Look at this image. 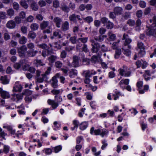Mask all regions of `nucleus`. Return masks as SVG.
I'll use <instances>...</instances> for the list:
<instances>
[{
  "instance_id": "nucleus-1",
  "label": "nucleus",
  "mask_w": 156,
  "mask_h": 156,
  "mask_svg": "<svg viewBox=\"0 0 156 156\" xmlns=\"http://www.w3.org/2000/svg\"><path fill=\"white\" fill-rule=\"evenodd\" d=\"M90 41L92 43L91 44L92 46L91 49L92 52L93 53H97L100 48V44L93 39L91 40Z\"/></svg>"
},
{
  "instance_id": "nucleus-2",
  "label": "nucleus",
  "mask_w": 156,
  "mask_h": 156,
  "mask_svg": "<svg viewBox=\"0 0 156 156\" xmlns=\"http://www.w3.org/2000/svg\"><path fill=\"white\" fill-rule=\"evenodd\" d=\"M122 39L125 40L123 47H127L129 49H131V46L130 44L132 40L131 39L128 38V35L125 34H124Z\"/></svg>"
},
{
  "instance_id": "nucleus-3",
  "label": "nucleus",
  "mask_w": 156,
  "mask_h": 156,
  "mask_svg": "<svg viewBox=\"0 0 156 156\" xmlns=\"http://www.w3.org/2000/svg\"><path fill=\"white\" fill-rule=\"evenodd\" d=\"M146 34L148 36L156 37V26H151L148 27Z\"/></svg>"
},
{
  "instance_id": "nucleus-4",
  "label": "nucleus",
  "mask_w": 156,
  "mask_h": 156,
  "mask_svg": "<svg viewBox=\"0 0 156 156\" xmlns=\"http://www.w3.org/2000/svg\"><path fill=\"white\" fill-rule=\"evenodd\" d=\"M32 94V92L28 90H26L25 92H22V94H14L13 96L16 97L17 99L16 102H17L19 100H22L23 98V95H28V94L31 95Z\"/></svg>"
},
{
  "instance_id": "nucleus-5",
  "label": "nucleus",
  "mask_w": 156,
  "mask_h": 156,
  "mask_svg": "<svg viewBox=\"0 0 156 156\" xmlns=\"http://www.w3.org/2000/svg\"><path fill=\"white\" fill-rule=\"evenodd\" d=\"M60 76V74L58 73H57L51 79V85L54 88H56L58 87V80L57 78H59Z\"/></svg>"
},
{
  "instance_id": "nucleus-6",
  "label": "nucleus",
  "mask_w": 156,
  "mask_h": 156,
  "mask_svg": "<svg viewBox=\"0 0 156 156\" xmlns=\"http://www.w3.org/2000/svg\"><path fill=\"white\" fill-rule=\"evenodd\" d=\"M27 47L24 45L18 48L17 51L19 56L20 57H24L25 56V52L27 51Z\"/></svg>"
},
{
  "instance_id": "nucleus-7",
  "label": "nucleus",
  "mask_w": 156,
  "mask_h": 156,
  "mask_svg": "<svg viewBox=\"0 0 156 156\" xmlns=\"http://www.w3.org/2000/svg\"><path fill=\"white\" fill-rule=\"evenodd\" d=\"M77 19L79 21H81L82 20L80 15H76L75 14H73L69 17V20L75 23L77 22Z\"/></svg>"
},
{
  "instance_id": "nucleus-8",
  "label": "nucleus",
  "mask_w": 156,
  "mask_h": 156,
  "mask_svg": "<svg viewBox=\"0 0 156 156\" xmlns=\"http://www.w3.org/2000/svg\"><path fill=\"white\" fill-rule=\"evenodd\" d=\"M72 66L75 68L79 67L80 66L79 58L76 55H74L73 57V62L72 63Z\"/></svg>"
},
{
  "instance_id": "nucleus-9",
  "label": "nucleus",
  "mask_w": 156,
  "mask_h": 156,
  "mask_svg": "<svg viewBox=\"0 0 156 156\" xmlns=\"http://www.w3.org/2000/svg\"><path fill=\"white\" fill-rule=\"evenodd\" d=\"M0 94L1 96L3 99L8 98H10L9 93L6 91L3 90L2 88L0 87Z\"/></svg>"
},
{
  "instance_id": "nucleus-10",
  "label": "nucleus",
  "mask_w": 156,
  "mask_h": 156,
  "mask_svg": "<svg viewBox=\"0 0 156 156\" xmlns=\"http://www.w3.org/2000/svg\"><path fill=\"white\" fill-rule=\"evenodd\" d=\"M62 21V19L58 17H55L53 19V22L55 23L56 26L58 28L60 27Z\"/></svg>"
},
{
  "instance_id": "nucleus-11",
  "label": "nucleus",
  "mask_w": 156,
  "mask_h": 156,
  "mask_svg": "<svg viewBox=\"0 0 156 156\" xmlns=\"http://www.w3.org/2000/svg\"><path fill=\"white\" fill-rule=\"evenodd\" d=\"M123 9L122 8L119 6H116L114 8L113 11L117 15H121L122 14Z\"/></svg>"
},
{
  "instance_id": "nucleus-12",
  "label": "nucleus",
  "mask_w": 156,
  "mask_h": 156,
  "mask_svg": "<svg viewBox=\"0 0 156 156\" xmlns=\"http://www.w3.org/2000/svg\"><path fill=\"white\" fill-rule=\"evenodd\" d=\"M60 33L61 31L58 30L54 31L53 33V36L51 37V38L53 39L55 37L58 39L62 38V36Z\"/></svg>"
},
{
  "instance_id": "nucleus-13",
  "label": "nucleus",
  "mask_w": 156,
  "mask_h": 156,
  "mask_svg": "<svg viewBox=\"0 0 156 156\" xmlns=\"http://www.w3.org/2000/svg\"><path fill=\"white\" fill-rule=\"evenodd\" d=\"M38 53L37 50H34V49H30L27 52V55L28 57H34L36 56Z\"/></svg>"
},
{
  "instance_id": "nucleus-14",
  "label": "nucleus",
  "mask_w": 156,
  "mask_h": 156,
  "mask_svg": "<svg viewBox=\"0 0 156 156\" xmlns=\"http://www.w3.org/2000/svg\"><path fill=\"white\" fill-rule=\"evenodd\" d=\"M16 26V23L13 20H10L6 24V27L9 29L14 28Z\"/></svg>"
},
{
  "instance_id": "nucleus-15",
  "label": "nucleus",
  "mask_w": 156,
  "mask_h": 156,
  "mask_svg": "<svg viewBox=\"0 0 156 156\" xmlns=\"http://www.w3.org/2000/svg\"><path fill=\"white\" fill-rule=\"evenodd\" d=\"M1 82L3 84H7L9 83V80L7 76H2L0 78Z\"/></svg>"
},
{
  "instance_id": "nucleus-16",
  "label": "nucleus",
  "mask_w": 156,
  "mask_h": 156,
  "mask_svg": "<svg viewBox=\"0 0 156 156\" xmlns=\"http://www.w3.org/2000/svg\"><path fill=\"white\" fill-rule=\"evenodd\" d=\"M69 25L68 22L65 21L62 24L61 27V29L63 31H66L69 29Z\"/></svg>"
},
{
  "instance_id": "nucleus-17",
  "label": "nucleus",
  "mask_w": 156,
  "mask_h": 156,
  "mask_svg": "<svg viewBox=\"0 0 156 156\" xmlns=\"http://www.w3.org/2000/svg\"><path fill=\"white\" fill-rule=\"evenodd\" d=\"M49 22L48 21H43L40 24V27L42 30L45 29L49 25Z\"/></svg>"
},
{
  "instance_id": "nucleus-18",
  "label": "nucleus",
  "mask_w": 156,
  "mask_h": 156,
  "mask_svg": "<svg viewBox=\"0 0 156 156\" xmlns=\"http://www.w3.org/2000/svg\"><path fill=\"white\" fill-rule=\"evenodd\" d=\"M30 8L34 11H37L38 9V6L37 2L34 1L32 2L30 5Z\"/></svg>"
},
{
  "instance_id": "nucleus-19",
  "label": "nucleus",
  "mask_w": 156,
  "mask_h": 156,
  "mask_svg": "<svg viewBox=\"0 0 156 156\" xmlns=\"http://www.w3.org/2000/svg\"><path fill=\"white\" fill-rule=\"evenodd\" d=\"M36 33L33 31H30L27 37L28 38H30L32 39H34L36 37Z\"/></svg>"
},
{
  "instance_id": "nucleus-20",
  "label": "nucleus",
  "mask_w": 156,
  "mask_h": 156,
  "mask_svg": "<svg viewBox=\"0 0 156 156\" xmlns=\"http://www.w3.org/2000/svg\"><path fill=\"white\" fill-rule=\"evenodd\" d=\"M34 63L37 66H43L45 64L42 62L41 60L36 59L34 60Z\"/></svg>"
},
{
  "instance_id": "nucleus-21",
  "label": "nucleus",
  "mask_w": 156,
  "mask_h": 156,
  "mask_svg": "<svg viewBox=\"0 0 156 156\" xmlns=\"http://www.w3.org/2000/svg\"><path fill=\"white\" fill-rule=\"evenodd\" d=\"M127 47H123L122 49L124 50L123 53L126 56L129 57L131 54V52L129 49H127Z\"/></svg>"
},
{
  "instance_id": "nucleus-22",
  "label": "nucleus",
  "mask_w": 156,
  "mask_h": 156,
  "mask_svg": "<svg viewBox=\"0 0 156 156\" xmlns=\"http://www.w3.org/2000/svg\"><path fill=\"white\" fill-rule=\"evenodd\" d=\"M48 104L52 105V108L53 109H55L58 106V104L54 101L48 100Z\"/></svg>"
},
{
  "instance_id": "nucleus-23",
  "label": "nucleus",
  "mask_w": 156,
  "mask_h": 156,
  "mask_svg": "<svg viewBox=\"0 0 156 156\" xmlns=\"http://www.w3.org/2000/svg\"><path fill=\"white\" fill-rule=\"evenodd\" d=\"M83 19L85 22L87 23H90L93 21V18L91 16H88L86 17H83Z\"/></svg>"
},
{
  "instance_id": "nucleus-24",
  "label": "nucleus",
  "mask_w": 156,
  "mask_h": 156,
  "mask_svg": "<svg viewBox=\"0 0 156 156\" xmlns=\"http://www.w3.org/2000/svg\"><path fill=\"white\" fill-rule=\"evenodd\" d=\"M88 123L84 122L81 123L80 125V128L81 130H84L88 126Z\"/></svg>"
},
{
  "instance_id": "nucleus-25",
  "label": "nucleus",
  "mask_w": 156,
  "mask_h": 156,
  "mask_svg": "<svg viewBox=\"0 0 156 156\" xmlns=\"http://www.w3.org/2000/svg\"><path fill=\"white\" fill-rule=\"evenodd\" d=\"M88 39V37H80L77 39V42L79 43V41H80L83 44H85L87 42Z\"/></svg>"
},
{
  "instance_id": "nucleus-26",
  "label": "nucleus",
  "mask_w": 156,
  "mask_h": 156,
  "mask_svg": "<svg viewBox=\"0 0 156 156\" xmlns=\"http://www.w3.org/2000/svg\"><path fill=\"white\" fill-rule=\"evenodd\" d=\"M51 51H50L48 49L47 50H44L42 51L41 55L43 57H45L48 55L51 54Z\"/></svg>"
},
{
  "instance_id": "nucleus-27",
  "label": "nucleus",
  "mask_w": 156,
  "mask_h": 156,
  "mask_svg": "<svg viewBox=\"0 0 156 156\" xmlns=\"http://www.w3.org/2000/svg\"><path fill=\"white\" fill-rule=\"evenodd\" d=\"M22 89V86L20 85H16L14 86L13 89V91L15 92H20Z\"/></svg>"
},
{
  "instance_id": "nucleus-28",
  "label": "nucleus",
  "mask_w": 156,
  "mask_h": 156,
  "mask_svg": "<svg viewBox=\"0 0 156 156\" xmlns=\"http://www.w3.org/2000/svg\"><path fill=\"white\" fill-rule=\"evenodd\" d=\"M121 54V50L120 49H117L115 51L114 58L115 59L118 58Z\"/></svg>"
},
{
  "instance_id": "nucleus-29",
  "label": "nucleus",
  "mask_w": 156,
  "mask_h": 156,
  "mask_svg": "<svg viewBox=\"0 0 156 156\" xmlns=\"http://www.w3.org/2000/svg\"><path fill=\"white\" fill-rule=\"evenodd\" d=\"M61 9L63 11L67 13L70 10L69 8L65 4L62 5Z\"/></svg>"
},
{
  "instance_id": "nucleus-30",
  "label": "nucleus",
  "mask_w": 156,
  "mask_h": 156,
  "mask_svg": "<svg viewBox=\"0 0 156 156\" xmlns=\"http://www.w3.org/2000/svg\"><path fill=\"white\" fill-rule=\"evenodd\" d=\"M122 16L125 20H127L130 18L131 12H125Z\"/></svg>"
},
{
  "instance_id": "nucleus-31",
  "label": "nucleus",
  "mask_w": 156,
  "mask_h": 156,
  "mask_svg": "<svg viewBox=\"0 0 156 156\" xmlns=\"http://www.w3.org/2000/svg\"><path fill=\"white\" fill-rule=\"evenodd\" d=\"M30 29L33 30H37L39 28V25L35 23H32L30 26Z\"/></svg>"
},
{
  "instance_id": "nucleus-32",
  "label": "nucleus",
  "mask_w": 156,
  "mask_h": 156,
  "mask_svg": "<svg viewBox=\"0 0 156 156\" xmlns=\"http://www.w3.org/2000/svg\"><path fill=\"white\" fill-rule=\"evenodd\" d=\"M7 13L8 16L12 17L14 15L15 12L12 8H10L7 10Z\"/></svg>"
},
{
  "instance_id": "nucleus-33",
  "label": "nucleus",
  "mask_w": 156,
  "mask_h": 156,
  "mask_svg": "<svg viewBox=\"0 0 156 156\" xmlns=\"http://www.w3.org/2000/svg\"><path fill=\"white\" fill-rule=\"evenodd\" d=\"M109 39L111 41H113L116 39V36L114 34H112L111 32L108 33Z\"/></svg>"
},
{
  "instance_id": "nucleus-34",
  "label": "nucleus",
  "mask_w": 156,
  "mask_h": 156,
  "mask_svg": "<svg viewBox=\"0 0 156 156\" xmlns=\"http://www.w3.org/2000/svg\"><path fill=\"white\" fill-rule=\"evenodd\" d=\"M27 40V39L25 37L23 36L19 39V43L22 44H24L26 43Z\"/></svg>"
},
{
  "instance_id": "nucleus-35",
  "label": "nucleus",
  "mask_w": 156,
  "mask_h": 156,
  "mask_svg": "<svg viewBox=\"0 0 156 156\" xmlns=\"http://www.w3.org/2000/svg\"><path fill=\"white\" fill-rule=\"evenodd\" d=\"M127 24L131 27H133L135 25V22L134 20L131 19H129L127 22Z\"/></svg>"
},
{
  "instance_id": "nucleus-36",
  "label": "nucleus",
  "mask_w": 156,
  "mask_h": 156,
  "mask_svg": "<svg viewBox=\"0 0 156 156\" xmlns=\"http://www.w3.org/2000/svg\"><path fill=\"white\" fill-rule=\"evenodd\" d=\"M57 58V57L56 56L52 55L49 57L48 59L50 62L53 63L55 62Z\"/></svg>"
},
{
  "instance_id": "nucleus-37",
  "label": "nucleus",
  "mask_w": 156,
  "mask_h": 156,
  "mask_svg": "<svg viewBox=\"0 0 156 156\" xmlns=\"http://www.w3.org/2000/svg\"><path fill=\"white\" fill-rule=\"evenodd\" d=\"M76 38V36H74L71 37L69 39V41L72 44H76L77 42V39Z\"/></svg>"
},
{
  "instance_id": "nucleus-38",
  "label": "nucleus",
  "mask_w": 156,
  "mask_h": 156,
  "mask_svg": "<svg viewBox=\"0 0 156 156\" xmlns=\"http://www.w3.org/2000/svg\"><path fill=\"white\" fill-rule=\"evenodd\" d=\"M100 21L102 23L104 24V25H106V24L108 23V21H109V20H108V19L107 18L104 17L101 18L100 19Z\"/></svg>"
},
{
  "instance_id": "nucleus-39",
  "label": "nucleus",
  "mask_w": 156,
  "mask_h": 156,
  "mask_svg": "<svg viewBox=\"0 0 156 156\" xmlns=\"http://www.w3.org/2000/svg\"><path fill=\"white\" fill-rule=\"evenodd\" d=\"M76 70L74 69H72L69 72V76L72 78L73 77V75H77V73L76 72Z\"/></svg>"
},
{
  "instance_id": "nucleus-40",
  "label": "nucleus",
  "mask_w": 156,
  "mask_h": 156,
  "mask_svg": "<svg viewBox=\"0 0 156 156\" xmlns=\"http://www.w3.org/2000/svg\"><path fill=\"white\" fill-rule=\"evenodd\" d=\"M26 2H27L24 0L21 1L20 2V5L25 9H27L28 7V5Z\"/></svg>"
},
{
  "instance_id": "nucleus-41",
  "label": "nucleus",
  "mask_w": 156,
  "mask_h": 156,
  "mask_svg": "<svg viewBox=\"0 0 156 156\" xmlns=\"http://www.w3.org/2000/svg\"><path fill=\"white\" fill-rule=\"evenodd\" d=\"M7 18L6 13L4 12H0V19L4 20Z\"/></svg>"
},
{
  "instance_id": "nucleus-42",
  "label": "nucleus",
  "mask_w": 156,
  "mask_h": 156,
  "mask_svg": "<svg viewBox=\"0 0 156 156\" xmlns=\"http://www.w3.org/2000/svg\"><path fill=\"white\" fill-rule=\"evenodd\" d=\"M117 15L115 13L114 11L110 12L109 14V17L111 19L114 20L116 18Z\"/></svg>"
},
{
  "instance_id": "nucleus-43",
  "label": "nucleus",
  "mask_w": 156,
  "mask_h": 156,
  "mask_svg": "<svg viewBox=\"0 0 156 156\" xmlns=\"http://www.w3.org/2000/svg\"><path fill=\"white\" fill-rule=\"evenodd\" d=\"M85 72L84 76L85 78H89L91 77L93 74L92 72L89 70L85 71Z\"/></svg>"
},
{
  "instance_id": "nucleus-44",
  "label": "nucleus",
  "mask_w": 156,
  "mask_h": 156,
  "mask_svg": "<svg viewBox=\"0 0 156 156\" xmlns=\"http://www.w3.org/2000/svg\"><path fill=\"white\" fill-rule=\"evenodd\" d=\"M51 69V68L50 67H48L47 70L45 71V73L41 75L44 78V77H46L47 75H48L50 73Z\"/></svg>"
},
{
  "instance_id": "nucleus-45",
  "label": "nucleus",
  "mask_w": 156,
  "mask_h": 156,
  "mask_svg": "<svg viewBox=\"0 0 156 156\" xmlns=\"http://www.w3.org/2000/svg\"><path fill=\"white\" fill-rule=\"evenodd\" d=\"M106 28L108 29H111L114 26V24L113 23L111 22L110 20L108 21V23L106 25Z\"/></svg>"
},
{
  "instance_id": "nucleus-46",
  "label": "nucleus",
  "mask_w": 156,
  "mask_h": 156,
  "mask_svg": "<svg viewBox=\"0 0 156 156\" xmlns=\"http://www.w3.org/2000/svg\"><path fill=\"white\" fill-rule=\"evenodd\" d=\"M13 66L14 68L18 70L21 67V62L15 63L13 64Z\"/></svg>"
},
{
  "instance_id": "nucleus-47",
  "label": "nucleus",
  "mask_w": 156,
  "mask_h": 156,
  "mask_svg": "<svg viewBox=\"0 0 156 156\" xmlns=\"http://www.w3.org/2000/svg\"><path fill=\"white\" fill-rule=\"evenodd\" d=\"M150 22L153 23L151 26H156V16H154L152 19L150 20Z\"/></svg>"
},
{
  "instance_id": "nucleus-48",
  "label": "nucleus",
  "mask_w": 156,
  "mask_h": 156,
  "mask_svg": "<svg viewBox=\"0 0 156 156\" xmlns=\"http://www.w3.org/2000/svg\"><path fill=\"white\" fill-rule=\"evenodd\" d=\"M62 147L60 145H59L55 147H54L52 149L54 150V152L55 153H57L61 151L62 149Z\"/></svg>"
},
{
  "instance_id": "nucleus-49",
  "label": "nucleus",
  "mask_w": 156,
  "mask_h": 156,
  "mask_svg": "<svg viewBox=\"0 0 156 156\" xmlns=\"http://www.w3.org/2000/svg\"><path fill=\"white\" fill-rule=\"evenodd\" d=\"M37 46L41 48L45 49L48 48L47 45L45 43L38 44Z\"/></svg>"
},
{
  "instance_id": "nucleus-50",
  "label": "nucleus",
  "mask_w": 156,
  "mask_h": 156,
  "mask_svg": "<svg viewBox=\"0 0 156 156\" xmlns=\"http://www.w3.org/2000/svg\"><path fill=\"white\" fill-rule=\"evenodd\" d=\"M15 23L19 24L21 23V19L18 16H16L14 19Z\"/></svg>"
},
{
  "instance_id": "nucleus-51",
  "label": "nucleus",
  "mask_w": 156,
  "mask_h": 156,
  "mask_svg": "<svg viewBox=\"0 0 156 156\" xmlns=\"http://www.w3.org/2000/svg\"><path fill=\"white\" fill-rule=\"evenodd\" d=\"M12 6L13 9L16 10L19 9L20 5L17 2H14L13 3Z\"/></svg>"
},
{
  "instance_id": "nucleus-52",
  "label": "nucleus",
  "mask_w": 156,
  "mask_h": 156,
  "mask_svg": "<svg viewBox=\"0 0 156 156\" xmlns=\"http://www.w3.org/2000/svg\"><path fill=\"white\" fill-rule=\"evenodd\" d=\"M55 65L56 68H60L62 66V63L61 62L58 61L55 62Z\"/></svg>"
},
{
  "instance_id": "nucleus-53",
  "label": "nucleus",
  "mask_w": 156,
  "mask_h": 156,
  "mask_svg": "<svg viewBox=\"0 0 156 156\" xmlns=\"http://www.w3.org/2000/svg\"><path fill=\"white\" fill-rule=\"evenodd\" d=\"M121 95L120 92H115V94H113V95L114 96V99L115 100H117L119 98V96Z\"/></svg>"
},
{
  "instance_id": "nucleus-54",
  "label": "nucleus",
  "mask_w": 156,
  "mask_h": 156,
  "mask_svg": "<svg viewBox=\"0 0 156 156\" xmlns=\"http://www.w3.org/2000/svg\"><path fill=\"white\" fill-rule=\"evenodd\" d=\"M27 46L29 49H33V48H34L35 45L33 43H30L27 44Z\"/></svg>"
},
{
  "instance_id": "nucleus-55",
  "label": "nucleus",
  "mask_w": 156,
  "mask_h": 156,
  "mask_svg": "<svg viewBox=\"0 0 156 156\" xmlns=\"http://www.w3.org/2000/svg\"><path fill=\"white\" fill-rule=\"evenodd\" d=\"M136 16L139 18H141L143 15V12L141 10H138L136 12Z\"/></svg>"
},
{
  "instance_id": "nucleus-56",
  "label": "nucleus",
  "mask_w": 156,
  "mask_h": 156,
  "mask_svg": "<svg viewBox=\"0 0 156 156\" xmlns=\"http://www.w3.org/2000/svg\"><path fill=\"white\" fill-rule=\"evenodd\" d=\"M82 49V51L85 52H88L89 51L87 48V45L86 44H83Z\"/></svg>"
},
{
  "instance_id": "nucleus-57",
  "label": "nucleus",
  "mask_w": 156,
  "mask_h": 156,
  "mask_svg": "<svg viewBox=\"0 0 156 156\" xmlns=\"http://www.w3.org/2000/svg\"><path fill=\"white\" fill-rule=\"evenodd\" d=\"M4 38L5 41H7L10 38V36L7 33H4Z\"/></svg>"
},
{
  "instance_id": "nucleus-58",
  "label": "nucleus",
  "mask_w": 156,
  "mask_h": 156,
  "mask_svg": "<svg viewBox=\"0 0 156 156\" xmlns=\"http://www.w3.org/2000/svg\"><path fill=\"white\" fill-rule=\"evenodd\" d=\"M137 47L140 49H143L144 50L145 48L143 44L141 42H138L137 44Z\"/></svg>"
},
{
  "instance_id": "nucleus-59",
  "label": "nucleus",
  "mask_w": 156,
  "mask_h": 156,
  "mask_svg": "<svg viewBox=\"0 0 156 156\" xmlns=\"http://www.w3.org/2000/svg\"><path fill=\"white\" fill-rule=\"evenodd\" d=\"M67 53L65 50H63L61 52L60 55V57L62 58H65L66 57Z\"/></svg>"
},
{
  "instance_id": "nucleus-60",
  "label": "nucleus",
  "mask_w": 156,
  "mask_h": 156,
  "mask_svg": "<svg viewBox=\"0 0 156 156\" xmlns=\"http://www.w3.org/2000/svg\"><path fill=\"white\" fill-rule=\"evenodd\" d=\"M51 31L52 29L51 28V26H49L48 27V29L43 31V33H47L48 34H49L51 33Z\"/></svg>"
},
{
  "instance_id": "nucleus-61",
  "label": "nucleus",
  "mask_w": 156,
  "mask_h": 156,
  "mask_svg": "<svg viewBox=\"0 0 156 156\" xmlns=\"http://www.w3.org/2000/svg\"><path fill=\"white\" fill-rule=\"evenodd\" d=\"M30 67V66L29 64H26L22 66V69L24 71H28Z\"/></svg>"
},
{
  "instance_id": "nucleus-62",
  "label": "nucleus",
  "mask_w": 156,
  "mask_h": 156,
  "mask_svg": "<svg viewBox=\"0 0 156 156\" xmlns=\"http://www.w3.org/2000/svg\"><path fill=\"white\" fill-rule=\"evenodd\" d=\"M100 48L101 49V50L103 52H105L108 51V48L105 47L104 44L102 45L101 47H100Z\"/></svg>"
},
{
  "instance_id": "nucleus-63",
  "label": "nucleus",
  "mask_w": 156,
  "mask_h": 156,
  "mask_svg": "<svg viewBox=\"0 0 156 156\" xmlns=\"http://www.w3.org/2000/svg\"><path fill=\"white\" fill-rule=\"evenodd\" d=\"M59 3L58 1V0H55L53 1V6L55 8H57L59 6Z\"/></svg>"
},
{
  "instance_id": "nucleus-64",
  "label": "nucleus",
  "mask_w": 156,
  "mask_h": 156,
  "mask_svg": "<svg viewBox=\"0 0 156 156\" xmlns=\"http://www.w3.org/2000/svg\"><path fill=\"white\" fill-rule=\"evenodd\" d=\"M9 146L5 145L4 146V152L5 153L7 154L8 153L9 151Z\"/></svg>"
}]
</instances>
